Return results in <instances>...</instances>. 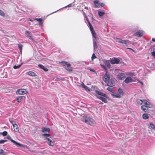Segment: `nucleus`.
<instances>
[{"instance_id": "nucleus-1", "label": "nucleus", "mask_w": 155, "mask_h": 155, "mask_svg": "<svg viewBox=\"0 0 155 155\" xmlns=\"http://www.w3.org/2000/svg\"><path fill=\"white\" fill-rule=\"evenodd\" d=\"M95 92L96 94L101 96H96L97 97L98 99L101 100L104 103H107V101L106 98H108L109 97L107 95L100 91L97 90H95Z\"/></svg>"}, {"instance_id": "nucleus-2", "label": "nucleus", "mask_w": 155, "mask_h": 155, "mask_svg": "<svg viewBox=\"0 0 155 155\" xmlns=\"http://www.w3.org/2000/svg\"><path fill=\"white\" fill-rule=\"evenodd\" d=\"M81 120L83 122L91 126H94L96 124L95 121L92 118L89 117H83Z\"/></svg>"}, {"instance_id": "nucleus-3", "label": "nucleus", "mask_w": 155, "mask_h": 155, "mask_svg": "<svg viewBox=\"0 0 155 155\" xmlns=\"http://www.w3.org/2000/svg\"><path fill=\"white\" fill-rule=\"evenodd\" d=\"M143 104L141 106V109L145 112H149V108H151L152 105L145 100H143Z\"/></svg>"}, {"instance_id": "nucleus-4", "label": "nucleus", "mask_w": 155, "mask_h": 155, "mask_svg": "<svg viewBox=\"0 0 155 155\" xmlns=\"http://www.w3.org/2000/svg\"><path fill=\"white\" fill-rule=\"evenodd\" d=\"M86 18V20L87 21L89 25V27L90 28V31H91V34L92 35L93 37L95 38V39H96V33L94 31V29L91 25V24L90 23L88 18H87V16L85 17Z\"/></svg>"}, {"instance_id": "nucleus-5", "label": "nucleus", "mask_w": 155, "mask_h": 155, "mask_svg": "<svg viewBox=\"0 0 155 155\" xmlns=\"http://www.w3.org/2000/svg\"><path fill=\"white\" fill-rule=\"evenodd\" d=\"M61 63L63 66H65V68L66 70L70 71H72V68L71 67L70 64L68 63L67 62L63 61L61 62Z\"/></svg>"}, {"instance_id": "nucleus-6", "label": "nucleus", "mask_w": 155, "mask_h": 155, "mask_svg": "<svg viewBox=\"0 0 155 155\" xmlns=\"http://www.w3.org/2000/svg\"><path fill=\"white\" fill-rule=\"evenodd\" d=\"M10 140L15 145H16L18 147H23L24 148H26L27 147L26 145L18 143L12 139H11Z\"/></svg>"}, {"instance_id": "nucleus-7", "label": "nucleus", "mask_w": 155, "mask_h": 155, "mask_svg": "<svg viewBox=\"0 0 155 155\" xmlns=\"http://www.w3.org/2000/svg\"><path fill=\"white\" fill-rule=\"evenodd\" d=\"M116 41L117 42L122 44L123 46H127L126 40H122L119 38H116Z\"/></svg>"}, {"instance_id": "nucleus-8", "label": "nucleus", "mask_w": 155, "mask_h": 155, "mask_svg": "<svg viewBox=\"0 0 155 155\" xmlns=\"http://www.w3.org/2000/svg\"><path fill=\"white\" fill-rule=\"evenodd\" d=\"M28 92L26 89H21L17 90L16 92L17 94L19 95L24 94L27 93Z\"/></svg>"}, {"instance_id": "nucleus-9", "label": "nucleus", "mask_w": 155, "mask_h": 155, "mask_svg": "<svg viewBox=\"0 0 155 155\" xmlns=\"http://www.w3.org/2000/svg\"><path fill=\"white\" fill-rule=\"evenodd\" d=\"M120 61L119 59L114 58L110 60V63L112 64H118L120 62Z\"/></svg>"}, {"instance_id": "nucleus-10", "label": "nucleus", "mask_w": 155, "mask_h": 155, "mask_svg": "<svg viewBox=\"0 0 155 155\" xmlns=\"http://www.w3.org/2000/svg\"><path fill=\"white\" fill-rule=\"evenodd\" d=\"M144 33V32L142 30H140L135 33L134 35L135 36L140 37L143 35Z\"/></svg>"}, {"instance_id": "nucleus-11", "label": "nucleus", "mask_w": 155, "mask_h": 155, "mask_svg": "<svg viewBox=\"0 0 155 155\" xmlns=\"http://www.w3.org/2000/svg\"><path fill=\"white\" fill-rule=\"evenodd\" d=\"M46 140H47L49 146H53L54 144V141L52 140L51 139L49 138L46 137Z\"/></svg>"}, {"instance_id": "nucleus-12", "label": "nucleus", "mask_w": 155, "mask_h": 155, "mask_svg": "<svg viewBox=\"0 0 155 155\" xmlns=\"http://www.w3.org/2000/svg\"><path fill=\"white\" fill-rule=\"evenodd\" d=\"M110 76L109 75L107 74V72H106L105 74L104 75L103 78V80L105 82H107V81L109 80Z\"/></svg>"}, {"instance_id": "nucleus-13", "label": "nucleus", "mask_w": 155, "mask_h": 155, "mask_svg": "<svg viewBox=\"0 0 155 155\" xmlns=\"http://www.w3.org/2000/svg\"><path fill=\"white\" fill-rule=\"evenodd\" d=\"M133 81V79L130 77H127L124 81L125 83L126 84L132 82Z\"/></svg>"}, {"instance_id": "nucleus-14", "label": "nucleus", "mask_w": 155, "mask_h": 155, "mask_svg": "<svg viewBox=\"0 0 155 155\" xmlns=\"http://www.w3.org/2000/svg\"><path fill=\"white\" fill-rule=\"evenodd\" d=\"M103 63L108 68H110L111 65L108 60L104 59L102 60Z\"/></svg>"}, {"instance_id": "nucleus-15", "label": "nucleus", "mask_w": 155, "mask_h": 155, "mask_svg": "<svg viewBox=\"0 0 155 155\" xmlns=\"http://www.w3.org/2000/svg\"><path fill=\"white\" fill-rule=\"evenodd\" d=\"M114 81L112 79L109 80L107 83V85L109 87H112L114 86Z\"/></svg>"}, {"instance_id": "nucleus-16", "label": "nucleus", "mask_w": 155, "mask_h": 155, "mask_svg": "<svg viewBox=\"0 0 155 155\" xmlns=\"http://www.w3.org/2000/svg\"><path fill=\"white\" fill-rule=\"evenodd\" d=\"M25 97L24 96H19L16 98L17 102L19 103L25 99Z\"/></svg>"}, {"instance_id": "nucleus-17", "label": "nucleus", "mask_w": 155, "mask_h": 155, "mask_svg": "<svg viewBox=\"0 0 155 155\" xmlns=\"http://www.w3.org/2000/svg\"><path fill=\"white\" fill-rule=\"evenodd\" d=\"M117 77L120 80H123L125 78V74L123 73H120L117 75Z\"/></svg>"}, {"instance_id": "nucleus-18", "label": "nucleus", "mask_w": 155, "mask_h": 155, "mask_svg": "<svg viewBox=\"0 0 155 155\" xmlns=\"http://www.w3.org/2000/svg\"><path fill=\"white\" fill-rule=\"evenodd\" d=\"M111 95L114 98H120L121 97L120 95L117 93H114V92L111 94Z\"/></svg>"}, {"instance_id": "nucleus-19", "label": "nucleus", "mask_w": 155, "mask_h": 155, "mask_svg": "<svg viewBox=\"0 0 155 155\" xmlns=\"http://www.w3.org/2000/svg\"><path fill=\"white\" fill-rule=\"evenodd\" d=\"M25 34L32 41L33 40V39L31 37V35L30 32L27 30H26L25 31Z\"/></svg>"}, {"instance_id": "nucleus-20", "label": "nucleus", "mask_w": 155, "mask_h": 155, "mask_svg": "<svg viewBox=\"0 0 155 155\" xmlns=\"http://www.w3.org/2000/svg\"><path fill=\"white\" fill-rule=\"evenodd\" d=\"M26 74L31 76H37L36 74L34 72L30 71L26 73Z\"/></svg>"}, {"instance_id": "nucleus-21", "label": "nucleus", "mask_w": 155, "mask_h": 155, "mask_svg": "<svg viewBox=\"0 0 155 155\" xmlns=\"http://www.w3.org/2000/svg\"><path fill=\"white\" fill-rule=\"evenodd\" d=\"M50 130L49 128L43 127L42 128L41 131L43 133H48Z\"/></svg>"}, {"instance_id": "nucleus-22", "label": "nucleus", "mask_w": 155, "mask_h": 155, "mask_svg": "<svg viewBox=\"0 0 155 155\" xmlns=\"http://www.w3.org/2000/svg\"><path fill=\"white\" fill-rule=\"evenodd\" d=\"M38 66L40 68L43 69L45 71H47L48 70V69L47 68H46L44 66L41 64H38Z\"/></svg>"}, {"instance_id": "nucleus-23", "label": "nucleus", "mask_w": 155, "mask_h": 155, "mask_svg": "<svg viewBox=\"0 0 155 155\" xmlns=\"http://www.w3.org/2000/svg\"><path fill=\"white\" fill-rule=\"evenodd\" d=\"M143 101L139 99H138L137 100V104L139 105H140L142 104H143Z\"/></svg>"}, {"instance_id": "nucleus-24", "label": "nucleus", "mask_w": 155, "mask_h": 155, "mask_svg": "<svg viewBox=\"0 0 155 155\" xmlns=\"http://www.w3.org/2000/svg\"><path fill=\"white\" fill-rule=\"evenodd\" d=\"M13 126L14 128V130L15 131L17 132L19 130L18 126L16 124H15V125H13Z\"/></svg>"}, {"instance_id": "nucleus-25", "label": "nucleus", "mask_w": 155, "mask_h": 155, "mask_svg": "<svg viewBox=\"0 0 155 155\" xmlns=\"http://www.w3.org/2000/svg\"><path fill=\"white\" fill-rule=\"evenodd\" d=\"M94 3L95 5L97 8H99V5H100V3L98 2V0H95L94 1Z\"/></svg>"}, {"instance_id": "nucleus-26", "label": "nucleus", "mask_w": 155, "mask_h": 155, "mask_svg": "<svg viewBox=\"0 0 155 155\" xmlns=\"http://www.w3.org/2000/svg\"><path fill=\"white\" fill-rule=\"evenodd\" d=\"M35 20H36L37 21H38L39 23V25H42V19L41 18H36L35 19Z\"/></svg>"}, {"instance_id": "nucleus-27", "label": "nucleus", "mask_w": 155, "mask_h": 155, "mask_svg": "<svg viewBox=\"0 0 155 155\" xmlns=\"http://www.w3.org/2000/svg\"><path fill=\"white\" fill-rule=\"evenodd\" d=\"M104 14L105 13L103 12L100 11H98V14L100 18L103 16Z\"/></svg>"}, {"instance_id": "nucleus-28", "label": "nucleus", "mask_w": 155, "mask_h": 155, "mask_svg": "<svg viewBox=\"0 0 155 155\" xmlns=\"http://www.w3.org/2000/svg\"><path fill=\"white\" fill-rule=\"evenodd\" d=\"M143 118L144 119H146L149 118V116L147 114H144L142 115Z\"/></svg>"}, {"instance_id": "nucleus-29", "label": "nucleus", "mask_w": 155, "mask_h": 155, "mask_svg": "<svg viewBox=\"0 0 155 155\" xmlns=\"http://www.w3.org/2000/svg\"><path fill=\"white\" fill-rule=\"evenodd\" d=\"M93 46L94 49L97 48V44L96 41H95V40L94 38H93Z\"/></svg>"}, {"instance_id": "nucleus-30", "label": "nucleus", "mask_w": 155, "mask_h": 155, "mask_svg": "<svg viewBox=\"0 0 155 155\" xmlns=\"http://www.w3.org/2000/svg\"><path fill=\"white\" fill-rule=\"evenodd\" d=\"M118 91L120 95H123L124 94V92L120 88H119L118 89Z\"/></svg>"}, {"instance_id": "nucleus-31", "label": "nucleus", "mask_w": 155, "mask_h": 155, "mask_svg": "<svg viewBox=\"0 0 155 155\" xmlns=\"http://www.w3.org/2000/svg\"><path fill=\"white\" fill-rule=\"evenodd\" d=\"M150 128H152L153 129L155 130V126L152 123H150L149 126Z\"/></svg>"}, {"instance_id": "nucleus-32", "label": "nucleus", "mask_w": 155, "mask_h": 155, "mask_svg": "<svg viewBox=\"0 0 155 155\" xmlns=\"http://www.w3.org/2000/svg\"><path fill=\"white\" fill-rule=\"evenodd\" d=\"M7 132L6 131H4L3 132H0V134H2V136H6L7 134Z\"/></svg>"}, {"instance_id": "nucleus-33", "label": "nucleus", "mask_w": 155, "mask_h": 155, "mask_svg": "<svg viewBox=\"0 0 155 155\" xmlns=\"http://www.w3.org/2000/svg\"><path fill=\"white\" fill-rule=\"evenodd\" d=\"M100 65H101V67L103 69H104V70H105V71H106V72H107V69L105 67V66L104 65H103L101 64H100Z\"/></svg>"}, {"instance_id": "nucleus-34", "label": "nucleus", "mask_w": 155, "mask_h": 155, "mask_svg": "<svg viewBox=\"0 0 155 155\" xmlns=\"http://www.w3.org/2000/svg\"><path fill=\"white\" fill-rule=\"evenodd\" d=\"M5 152H4L3 150L0 149V154L5 155Z\"/></svg>"}, {"instance_id": "nucleus-35", "label": "nucleus", "mask_w": 155, "mask_h": 155, "mask_svg": "<svg viewBox=\"0 0 155 155\" xmlns=\"http://www.w3.org/2000/svg\"><path fill=\"white\" fill-rule=\"evenodd\" d=\"M96 58V57L95 56V54L93 53L92 54V56L91 58V60L93 61L94 59Z\"/></svg>"}, {"instance_id": "nucleus-36", "label": "nucleus", "mask_w": 155, "mask_h": 155, "mask_svg": "<svg viewBox=\"0 0 155 155\" xmlns=\"http://www.w3.org/2000/svg\"><path fill=\"white\" fill-rule=\"evenodd\" d=\"M0 15L2 16H5V14L2 11L0 10Z\"/></svg>"}, {"instance_id": "nucleus-37", "label": "nucleus", "mask_w": 155, "mask_h": 155, "mask_svg": "<svg viewBox=\"0 0 155 155\" xmlns=\"http://www.w3.org/2000/svg\"><path fill=\"white\" fill-rule=\"evenodd\" d=\"M21 65H19L17 66H16V65H15L13 67V68L15 69H16L19 68L21 67Z\"/></svg>"}, {"instance_id": "nucleus-38", "label": "nucleus", "mask_w": 155, "mask_h": 155, "mask_svg": "<svg viewBox=\"0 0 155 155\" xmlns=\"http://www.w3.org/2000/svg\"><path fill=\"white\" fill-rule=\"evenodd\" d=\"M107 90L111 92L112 93L114 92V91L112 90V88L110 87H107Z\"/></svg>"}, {"instance_id": "nucleus-39", "label": "nucleus", "mask_w": 155, "mask_h": 155, "mask_svg": "<svg viewBox=\"0 0 155 155\" xmlns=\"http://www.w3.org/2000/svg\"><path fill=\"white\" fill-rule=\"evenodd\" d=\"M7 140H0V144H2L4 143L5 142H6Z\"/></svg>"}, {"instance_id": "nucleus-40", "label": "nucleus", "mask_w": 155, "mask_h": 155, "mask_svg": "<svg viewBox=\"0 0 155 155\" xmlns=\"http://www.w3.org/2000/svg\"><path fill=\"white\" fill-rule=\"evenodd\" d=\"M9 121L12 124L13 126V125H15V124H16L15 121L13 120H10Z\"/></svg>"}, {"instance_id": "nucleus-41", "label": "nucleus", "mask_w": 155, "mask_h": 155, "mask_svg": "<svg viewBox=\"0 0 155 155\" xmlns=\"http://www.w3.org/2000/svg\"><path fill=\"white\" fill-rule=\"evenodd\" d=\"M151 54L154 57V58H155V51H153L151 52Z\"/></svg>"}, {"instance_id": "nucleus-42", "label": "nucleus", "mask_w": 155, "mask_h": 155, "mask_svg": "<svg viewBox=\"0 0 155 155\" xmlns=\"http://www.w3.org/2000/svg\"><path fill=\"white\" fill-rule=\"evenodd\" d=\"M18 48L19 49L21 52L22 48V45H19L18 46Z\"/></svg>"}, {"instance_id": "nucleus-43", "label": "nucleus", "mask_w": 155, "mask_h": 155, "mask_svg": "<svg viewBox=\"0 0 155 155\" xmlns=\"http://www.w3.org/2000/svg\"><path fill=\"white\" fill-rule=\"evenodd\" d=\"M83 87L85 89H87L88 88V87L87 86H86L85 85H83Z\"/></svg>"}, {"instance_id": "nucleus-44", "label": "nucleus", "mask_w": 155, "mask_h": 155, "mask_svg": "<svg viewBox=\"0 0 155 155\" xmlns=\"http://www.w3.org/2000/svg\"><path fill=\"white\" fill-rule=\"evenodd\" d=\"M100 5L101 7H104L105 5L103 3H101L100 4Z\"/></svg>"}, {"instance_id": "nucleus-45", "label": "nucleus", "mask_w": 155, "mask_h": 155, "mask_svg": "<svg viewBox=\"0 0 155 155\" xmlns=\"http://www.w3.org/2000/svg\"><path fill=\"white\" fill-rule=\"evenodd\" d=\"M42 136H50V135L48 134H43Z\"/></svg>"}, {"instance_id": "nucleus-46", "label": "nucleus", "mask_w": 155, "mask_h": 155, "mask_svg": "<svg viewBox=\"0 0 155 155\" xmlns=\"http://www.w3.org/2000/svg\"><path fill=\"white\" fill-rule=\"evenodd\" d=\"M71 5V4H69L67 6H65V7H70Z\"/></svg>"}, {"instance_id": "nucleus-47", "label": "nucleus", "mask_w": 155, "mask_h": 155, "mask_svg": "<svg viewBox=\"0 0 155 155\" xmlns=\"http://www.w3.org/2000/svg\"><path fill=\"white\" fill-rule=\"evenodd\" d=\"M152 40L153 41L155 42V38H152Z\"/></svg>"}, {"instance_id": "nucleus-48", "label": "nucleus", "mask_w": 155, "mask_h": 155, "mask_svg": "<svg viewBox=\"0 0 155 155\" xmlns=\"http://www.w3.org/2000/svg\"><path fill=\"white\" fill-rule=\"evenodd\" d=\"M83 15L84 16V17H85L86 16L85 13L84 12H83Z\"/></svg>"}, {"instance_id": "nucleus-49", "label": "nucleus", "mask_w": 155, "mask_h": 155, "mask_svg": "<svg viewBox=\"0 0 155 155\" xmlns=\"http://www.w3.org/2000/svg\"><path fill=\"white\" fill-rule=\"evenodd\" d=\"M133 74H134V73H130L129 75H132Z\"/></svg>"}, {"instance_id": "nucleus-50", "label": "nucleus", "mask_w": 155, "mask_h": 155, "mask_svg": "<svg viewBox=\"0 0 155 155\" xmlns=\"http://www.w3.org/2000/svg\"><path fill=\"white\" fill-rule=\"evenodd\" d=\"M7 138L8 139H10L11 138V137H10V136H7Z\"/></svg>"}, {"instance_id": "nucleus-51", "label": "nucleus", "mask_w": 155, "mask_h": 155, "mask_svg": "<svg viewBox=\"0 0 155 155\" xmlns=\"http://www.w3.org/2000/svg\"><path fill=\"white\" fill-rule=\"evenodd\" d=\"M140 84L142 85H143V82H141V81H140Z\"/></svg>"}, {"instance_id": "nucleus-52", "label": "nucleus", "mask_w": 155, "mask_h": 155, "mask_svg": "<svg viewBox=\"0 0 155 155\" xmlns=\"http://www.w3.org/2000/svg\"><path fill=\"white\" fill-rule=\"evenodd\" d=\"M90 70L91 71H94V70H93V69H91V68L90 69Z\"/></svg>"}, {"instance_id": "nucleus-53", "label": "nucleus", "mask_w": 155, "mask_h": 155, "mask_svg": "<svg viewBox=\"0 0 155 155\" xmlns=\"http://www.w3.org/2000/svg\"><path fill=\"white\" fill-rule=\"evenodd\" d=\"M29 20L30 21H32V20L31 19H29Z\"/></svg>"}, {"instance_id": "nucleus-54", "label": "nucleus", "mask_w": 155, "mask_h": 155, "mask_svg": "<svg viewBox=\"0 0 155 155\" xmlns=\"http://www.w3.org/2000/svg\"><path fill=\"white\" fill-rule=\"evenodd\" d=\"M58 10L57 11H56L55 12H53L52 13H54V12H57Z\"/></svg>"}, {"instance_id": "nucleus-55", "label": "nucleus", "mask_w": 155, "mask_h": 155, "mask_svg": "<svg viewBox=\"0 0 155 155\" xmlns=\"http://www.w3.org/2000/svg\"><path fill=\"white\" fill-rule=\"evenodd\" d=\"M127 49H130V48H127Z\"/></svg>"}]
</instances>
